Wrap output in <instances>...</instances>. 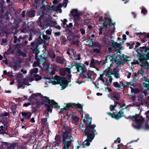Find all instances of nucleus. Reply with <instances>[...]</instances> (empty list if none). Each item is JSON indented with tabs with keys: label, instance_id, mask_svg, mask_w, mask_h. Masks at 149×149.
I'll return each instance as SVG.
<instances>
[{
	"label": "nucleus",
	"instance_id": "nucleus-32",
	"mask_svg": "<svg viewBox=\"0 0 149 149\" xmlns=\"http://www.w3.org/2000/svg\"><path fill=\"white\" fill-rule=\"evenodd\" d=\"M139 117V115L136 114L135 116H130L128 118L131 119L132 121H134L135 122L137 118H138Z\"/></svg>",
	"mask_w": 149,
	"mask_h": 149
},
{
	"label": "nucleus",
	"instance_id": "nucleus-41",
	"mask_svg": "<svg viewBox=\"0 0 149 149\" xmlns=\"http://www.w3.org/2000/svg\"><path fill=\"white\" fill-rule=\"evenodd\" d=\"M130 88L131 89V92L132 93H134L135 94H136L139 93V90L137 88H134L131 87H130Z\"/></svg>",
	"mask_w": 149,
	"mask_h": 149
},
{
	"label": "nucleus",
	"instance_id": "nucleus-63",
	"mask_svg": "<svg viewBox=\"0 0 149 149\" xmlns=\"http://www.w3.org/2000/svg\"><path fill=\"white\" fill-rule=\"evenodd\" d=\"M116 107V105H111L110 106V109L111 111H113L115 110V108Z\"/></svg>",
	"mask_w": 149,
	"mask_h": 149
},
{
	"label": "nucleus",
	"instance_id": "nucleus-5",
	"mask_svg": "<svg viewBox=\"0 0 149 149\" xmlns=\"http://www.w3.org/2000/svg\"><path fill=\"white\" fill-rule=\"evenodd\" d=\"M50 102H49V104L46 103L45 104V106L48 112L47 113L46 111L45 110L44 111L43 116L45 114H47L48 115V112L50 111L52 112V109L50 108V107L53 108H55L57 109H60V106L59 105L58 103L56 102L53 100H51Z\"/></svg>",
	"mask_w": 149,
	"mask_h": 149
},
{
	"label": "nucleus",
	"instance_id": "nucleus-62",
	"mask_svg": "<svg viewBox=\"0 0 149 149\" xmlns=\"http://www.w3.org/2000/svg\"><path fill=\"white\" fill-rule=\"evenodd\" d=\"M139 62L137 60L134 59L133 62L131 63L132 65H134L136 64L139 65Z\"/></svg>",
	"mask_w": 149,
	"mask_h": 149
},
{
	"label": "nucleus",
	"instance_id": "nucleus-15",
	"mask_svg": "<svg viewBox=\"0 0 149 149\" xmlns=\"http://www.w3.org/2000/svg\"><path fill=\"white\" fill-rule=\"evenodd\" d=\"M40 107V105L38 103H32V113H35L37 112V110Z\"/></svg>",
	"mask_w": 149,
	"mask_h": 149
},
{
	"label": "nucleus",
	"instance_id": "nucleus-35",
	"mask_svg": "<svg viewBox=\"0 0 149 149\" xmlns=\"http://www.w3.org/2000/svg\"><path fill=\"white\" fill-rule=\"evenodd\" d=\"M111 67L110 66V67H108L103 72L104 74L105 75H107L109 74L110 71L112 70L111 68Z\"/></svg>",
	"mask_w": 149,
	"mask_h": 149
},
{
	"label": "nucleus",
	"instance_id": "nucleus-53",
	"mask_svg": "<svg viewBox=\"0 0 149 149\" xmlns=\"http://www.w3.org/2000/svg\"><path fill=\"white\" fill-rule=\"evenodd\" d=\"M36 61H34L33 64V67H36L39 65L40 64V62H39L38 60H36Z\"/></svg>",
	"mask_w": 149,
	"mask_h": 149
},
{
	"label": "nucleus",
	"instance_id": "nucleus-1",
	"mask_svg": "<svg viewBox=\"0 0 149 149\" xmlns=\"http://www.w3.org/2000/svg\"><path fill=\"white\" fill-rule=\"evenodd\" d=\"M86 118L83 119L84 122H86L85 124V129L82 130L83 132H84L85 135L87 136V139L82 143L81 147L84 148L85 146H88L90 145V142H91L94 139L96 130L95 128L96 126L95 124L91 125L92 118L90 117L88 114H85V117Z\"/></svg>",
	"mask_w": 149,
	"mask_h": 149
},
{
	"label": "nucleus",
	"instance_id": "nucleus-3",
	"mask_svg": "<svg viewBox=\"0 0 149 149\" xmlns=\"http://www.w3.org/2000/svg\"><path fill=\"white\" fill-rule=\"evenodd\" d=\"M136 56L140 62L143 64L144 62L149 60V47L145 45L139 48Z\"/></svg>",
	"mask_w": 149,
	"mask_h": 149
},
{
	"label": "nucleus",
	"instance_id": "nucleus-40",
	"mask_svg": "<svg viewBox=\"0 0 149 149\" xmlns=\"http://www.w3.org/2000/svg\"><path fill=\"white\" fill-rule=\"evenodd\" d=\"M136 35L137 36L138 35H144L147 38H149V33H146V32H143V33H136Z\"/></svg>",
	"mask_w": 149,
	"mask_h": 149
},
{
	"label": "nucleus",
	"instance_id": "nucleus-21",
	"mask_svg": "<svg viewBox=\"0 0 149 149\" xmlns=\"http://www.w3.org/2000/svg\"><path fill=\"white\" fill-rule=\"evenodd\" d=\"M41 44L40 40L37 38L36 40L33 42H32L31 43V45L32 47L34 49L35 48H37Z\"/></svg>",
	"mask_w": 149,
	"mask_h": 149
},
{
	"label": "nucleus",
	"instance_id": "nucleus-31",
	"mask_svg": "<svg viewBox=\"0 0 149 149\" xmlns=\"http://www.w3.org/2000/svg\"><path fill=\"white\" fill-rule=\"evenodd\" d=\"M40 93H37L36 94L32 93L31 96H30L28 100H29L31 102L34 99L37 97L39 95H40Z\"/></svg>",
	"mask_w": 149,
	"mask_h": 149
},
{
	"label": "nucleus",
	"instance_id": "nucleus-2",
	"mask_svg": "<svg viewBox=\"0 0 149 149\" xmlns=\"http://www.w3.org/2000/svg\"><path fill=\"white\" fill-rule=\"evenodd\" d=\"M72 65L73 63H72L71 65L72 67L75 66L77 70V72H79L80 70L81 71V73L80 75L81 78L83 79L88 78L92 79L91 77L93 75V72L90 70L88 71L84 64H83L82 65H81L80 63L76 61L74 64L73 65Z\"/></svg>",
	"mask_w": 149,
	"mask_h": 149
},
{
	"label": "nucleus",
	"instance_id": "nucleus-46",
	"mask_svg": "<svg viewBox=\"0 0 149 149\" xmlns=\"http://www.w3.org/2000/svg\"><path fill=\"white\" fill-rule=\"evenodd\" d=\"M120 84L121 86H122L123 87H122L123 88V89L125 88L126 87L129 86V84H130L129 82H127L126 85H125L124 84L122 81H120Z\"/></svg>",
	"mask_w": 149,
	"mask_h": 149
},
{
	"label": "nucleus",
	"instance_id": "nucleus-58",
	"mask_svg": "<svg viewBox=\"0 0 149 149\" xmlns=\"http://www.w3.org/2000/svg\"><path fill=\"white\" fill-rule=\"evenodd\" d=\"M38 68H34L31 70V74H33V73L36 74L38 72Z\"/></svg>",
	"mask_w": 149,
	"mask_h": 149
},
{
	"label": "nucleus",
	"instance_id": "nucleus-12",
	"mask_svg": "<svg viewBox=\"0 0 149 149\" xmlns=\"http://www.w3.org/2000/svg\"><path fill=\"white\" fill-rule=\"evenodd\" d=\"M73 25L72 23H70L68 25H67L65 28V32L70 36H73L74 35V33L72 31V27Z\"/></svg>",
	"mask_w": 149,
	"mask_h": 149
},
{
	"label": "nucleus",
	"instance_id": "nucleus-16",
	"mask_svg": "<svg viewBox=\"0 0 149 149\" xmlns=\"http://www.w3.org/2000/svg\"><path fill=\"white\" fill-rule=\"evenodd\" d=\"M40 96L41 98V104L42 105H44L45 104V103H48V104H49V103L50 102L51 100L49 99V97L47 96H44L41 94H40Z\"/></svg>",
	"mask_w": 149,
	"mask_h": 149
},
{
	"label": "nucleus",
	"instance_id": "nucleus-19",
	"mask_svg": "<svg viewBox=\"0 0 149 149\" xmlns=\"http://www.w3.org/2000/svg\"><path fill=\"white\" fill-rule=\"evenodd\" d=\"M63 79V80L59 84L60 85L62 86L61 88V90H63L67 86L68 83V81L66 78H64Z\"/></svg>",
	"mask_w": 149,
	"mask_h": 149
},
{
	"label": "nucleus",
	"instance_id": "nucleus-14",
	"mask_svg": "<svg viewBox=\"0 0 149 149\" xmlns=\"http://www.w3.org/2000/svg\"><path fill=\"white\" fill-rule=\"evenodd\" d=\"M28 36L27 35L24 36L23 37L20 36H19V38L18 39L16 36H14V43H16L17 42H20L21 41V40H22V41H24V40L25 39L28 38Z\"/></svg>",
	"mask_w": 149,
	"mask_h": 149
},
{
	"label": "nucleus",
	"instance_id": "nucleus-56",
	"mask_svg": "<svg viewBox=\"0 0 149 149\" xmlns=\"http://www.w3.org/2000/svg\"><path fill=\"white\" fill-rule=\"evenodd\" d=\"M61 141H57L56 140V141L53 142L54 145V146L56 147V146H58L60 144Z\"/></svg>",
	"mask_w": 149,
	"mask_h": 149
},
{
	"label": "nucleus",
	"instance_id": "nucleus-4",
	"mask_svg": "<svg viewBox=\"0 0 149 149\" xmlns=\"http://www.w3.org/2000/svg\"><path fill=\"white\" fill-rule=\"evenodd\" d=\"M130 58L129 56L125 55L123 54L121 56L120 54H117L116 56H114V58L116 61V64H121L123 65L124 63L130 61Z\"/></svg>",
	"mask_w": 149,
	"mask_h": 149
},
{
	"label": "nucleus",
	"instance_id": "nucleus-6",
	"mask_svg": "<svg viewBox=\"0 0 149 149\" xmlns=\"http://www.w3.org/2000/svg\"><path fill=\"white\" fill-rule=\"evenodd\" d=\"M70 14L73 17L75 26L78 27L80 23V13L78 12L77 9H74L71 11Z\"/></svg>",
	"mask_w": 149,
	"mask_h": 149
},
{
	"label": "nucleus",
	"instance_id": "nucleus-47",
	"mask_svg": "<svg viewBox=\"0 0 149 149\" xmlns=\"http://www.w3.org/2000/svg\"><path fill=\"white\" fill-rule=\"evenodd\" d=\"M95 59L93 58H92L91 59V63H90V66L91 67L95 68Z\"/></svg>",
	"mask_w": 149,
	"mask_h": 149
},
{
	"label": "nucleus",
	"instance_id": "nucleus-54",
	"mask_svg": "<svg viewBox=\"0 0 149 149\" xmlns=\"http://www.w3.org/2000/svg\"><path fill=\"white\" fill-rule=\"evenodd\" d=\"M2 122L4 125V128H6L7 129L8 127V123L6 121H5L3 119L1 121V122Z\"/></svg>",
	"mask_w": 149,
	"mask_h": 149
},
{
	"label": "nucleus",
	"instance_id": "nucleus-48",
	"mask_svg": "<svg viewBox=\"0 0 149 149\" xmlns=\"http://www.w3.org/2000/svg\"><path fill=\"white\" fill-rule=\"evenodd\" d=\"M47 8L49 10H52L53 11H56L57 10L56 9V8L54 6H52L51 7H50V6H48L47 7Z\"/></svg>",
	"mask_w": 149,
	"mask_h": 149
},
{
	"label": "nucleus",
	"instance_id": "nucleus-59",
	"mask_svg": "<svg viewBox=\"0 0 149 149\" xmlns=\"http://www.w3.org/2000/svg\"><path fill=\"white\" fill-rule=\"evenodd\" d=\"M146 67L145 68L146 69L148 70L149 69V62H148L147 61H146L145 62H144V63Z\"/></svg>",
	"mask_w": 149,
	"mask_h": 149
},
{
	"label": "nucleus",
	"instance_id": "nucleus-64",
	"mask_svg": "<svg viewBox=\"0 0 149 149\" xmlns=\"http://www.w3.org/2000/svg\"><path fill=\"white\" fill-rule=\"evenodd\" d=\"M80 31L81 32V34L83 35L84 34H85V30L83 28H81L80 29Z\"/></svg>",
	"mask_w": 149,
	"mask_h": 149
},
{
	"label": "nucleus",
	"instance_id": "nucleus-26",
	"mask_svg": "<svg viewBox=\"0 0 149 149\" xmlns=\"http://www.w3.org/2000/svg\"><path fill=\"white\" fill-rule=\"evenodd\" d=\"M108 57L110 61L111 62L110 66L112 67L113 64L114 63V62L116 63V61L115 59L114 58V55H112L111 56L109 55L108 56Z\"/></svg>",
	"mask_w": 149,
	"mask_h": 149
},
{
	"label": "nucleus",
	"instance_id": "nucleus-28",
	"mask_svg": "<svg viewBox=\"0 0 149 149\" xmlns=\"http://www.w3.org/2000/svg\"><path fill=\"white\" fill-rule=\"evenodd\" d=\"M104 20L107 21L108 20V21L109 22V26H111V25H113L114 26H115L116 24L115 22L113 23L112 22V20L111 19V18H108L107 17H104Z\"/></svg>",
	"mask_w": 149,
	"mask_h": 149
},
{
	"label": "nucleus",
	"instance_id": "nucleus-10",
	"mask_svg": "<svg viewBox=\"0 0 149 149\" xmlns=\"http://www.w3.org/2000/svg\"><path fill=\"white\" fill-rule=\"evenodd\" d=\"M121 93L120 92L118 93L115 91L110 93L109 94V96L113 100H119L120 98Z\"/></svg>",
	"mask_w": 149,
	"mask_h": 149
},
{
	"label": "nucleus",
	"instance_id": "nucleus-51",
	"mask_svg": "<svg viewBox=\"0 0 149 149\" xmlns=\"http://www.w3.org/2000/svg\"><path fill=\"white\" fill-rule=\"evenodd\" d=\"M18 54L21 55L23 56L24 57H26V54L24 52H23L21 50L19 49L18 50Z\"/></svg>",
	"mask_w": 149,
	"mask_h": 149
},
{
	"label": "nucleus",
	"instance_id": "nucleus-25",
	"mask_svg": "<svg viewBox=\"0 0 149 149\" xmlns=\"http://www.w3.org/2000/svg\"><path fill=\"white\" fill-rule=\"evenodd\" d=\"M42 0H35L34 3V6L35 8L38 9L41 5V2Z\"/></svg>",
	"mask_w": 149,
	"mask_h": 149
},
{
	"label": "nucleus",
	"instance_id": "nucleus-44",
	"mask_svg": "<svg viewBox=\"0 0 149 149\" xmlns=\"http://www.w3.org/2000/svg\"><path fill=\"white\" fill-rule=\"evenodd\" d=\"M34 78L36 81H37L41 80L42 79V77L38 74H36L34 75Z\"/></svg>",
	"mask_w": 149,
	"mask_h": 149
},
{
	"label": "nucleus",
	"instance_id": "nucleus-57",
	"mask_svg": "<svg viewBox=\"0 0 149 149\" xmlns=\"http://www.w3.org/2000/svg\"><path fill=\"white\" fill-rule=\"evenodd\" d=\"M104 22L102 24L104 28H105L106 29H107L108 28V25H109V23H108L107 24H106L107 22V21L104 20Z\"/></svg>",
	"mask_w": 149,
	"mask_h": 149
},
{
	"label": "nucleus",
	"instance_id": "nucleus-33",
	"mask_svg": "<svg viewBox=\"0 0 149 149\" xmlns=\"http://www.w3.org/2000/svg\"><path fill=\"white\" fill-rule=\"evenodd\" d=\"M18 61L19 62V63H18L17 62H15L14 63V64L13 66L15 70H17L18 68V67H19L20 65V63H21V60L19 59Z\"/></svg>",
	"mask_w": 149,
	"mask_h": 149
},
{
	"label": "nucleus",
	"instance_id": "nucleus-36",
	"mask_svg": "<svg viewBox=\"0 0 149 149\" xmlns=\"http://www.w3.org/2000/svg\"><path fill=\"white\" fill-rule=\"evenodd\" d=\"M47 118H43L41 119V124L43 125H48V123L47 122Z\"/></svg>",
	"mask_w": 149,
	"mask_h": 149
},
{
	"label": "nucleus",
	"instance_id": "nucleus-52",
	"mask_svg": "<svg viewBox=\"0 0 149 149\" xmlns=\"http://www.w3.org/2000/svg\"><path fill=\"white\" fill-rule=\"evenodd\" d=\"M137 126H135L134 125V124H132V126L135 128L139 129L141 128H143V126L142 125H139V124H137Z\"/></svg>",
	"mask_w": 149,
	"mask_h": 149
},
{
	"label": "nucleus",
	"instance_id": "nucleus-37",
	"mask_svg": "<svg viewBox=\"0 0 149 149\" xmlns=\"http://www.w3.org/2000/svg\"><path fill=\"white\" fill-rule=\"evenodd\" d=\"M43 68L44 70H48L50 66L49 63H43Z\"/></svg>",
	"mask_w": 149,
	"mask_h": 149
},
{
	"label": "nucleus",
	"instance_id": "nucleus-45",
	"mask_svg": "<svg viewBox=\"0 0 149 149\" xmlns=\"http://www.w3.org/2000/svg\"><path fill=\"white\" fill-rule=\"evenodd\" d=\"M141 37H140L141 39V41L143 42L144 43L147 40V38L144 35H139Z\"/></svg>",
	"mask_w": 149,
	"mask_h": 149
},
{
	"label": "nucleus",
	"instance_id": "nucleus-61",
	"mask_svg": "<svg viewBox=\"0 0 149 149\" xmlns=\"http://www.w3.org/2000/svg\"><path fill=\"white\" fill-rule=\"evenodd\" d=\"M112 79H113L112 78H110L109 80V83L108 82L107 79H106V81H107V86H109L111 84V83L112 81Z\"/></svg>",
	"mask_w": 149,
	"mask_h": 149
},
{
	"label": "nucleus",
	"instance_id": "nucleus-42",
	"mask_svg": "<svg viewBox=\"0 0 149 149\" xmlns=\"http://www.w3.org/2000/svg\"><path fill=\"white\" fill-rule=\"evenodd\" d=\"M103 41L105 44L110 45L111 44V42L109 41L108 38L104 37L103 39Z\"/></svg>",
	"mask_w": 149,
	"mask_h": 149
},
{
	"label": "nucleus",
	"instance_id": "nucleus-18",
	"mask_svg": "<svg viewBox=\"0 0 149 149\" xmlns=\"http://www.w3.org/2000/svg\"><path fill=\"white\" fill-rule=\"evenodd\" d=\"M22 137L24 139H26L28 142H29L30 143H33V141L34 139V137L33 136L29 134L24 135L22 136Z\"/></svg>",
	"mask_w": 149,
	"mask_h": 149
},
{
	"label": "nucleus",
	"instance_id": "nucleus-13",
	"mask_svg": "<svg viewBox=\"0 0 149 149\" xmlns=\"http://www.w3.org/2000/svg\"><path fill=\"white\" fill-rule=\"evenodd\" d=\"M64 78L61 77L57 75H55L53 78V81H52V84L56 85L59 84L63 80V79Z\"/></svg>",
	"mask_w": 149,
	"mask_h": 149
},
{
	"label": "nucleus",
	"instance_id": "nucleus-22",
	"mask_svg": "<svg viewBox=\"0 0 149 149\" xmlns=\"http://www.w3.org/2000/svg\"><path fill=\"white\" fill-rule=\"evenodd\" d=\"M35 10L30 9L27 11L26 13V16L27 17H32L35 16Z\"/></svg>",
	"mask_w": 149,
	"mask_h": 149
},
{
	"label": "nucleus",
	"instance_id": "nucleus-34",
	"mask_svg": "<svg viewBox=\"0 0 149 149\" xmlns=\"http://www.w3.org/2000/svg\"><path fill=\"white\" fill-rule=\"evenodd\" d=\"M73 105L74 107H75L76 109H82L83 108V105L79 103L78 104L73 103Z\"/></svg>",
	"mask_w": 149,
	"mask_h": 149
},
{
	"label": "nucleus",
	"instance_id": "nucleus-49",
	"mask_svg": "<svg viewBox=\"0 0 149 149\" xmlns=\"http://www.w3.org/2000/svg\"><path fill=\"white\" fill-rule=\"evenodd\" d=\"M42 144L41 142L39 141L38 143V144L37 145V149H41V148H44V146H42Z\"/></svg>",
	"mask_w": 149,
	"mask_h": 149
},
{
	"label": "nucleus",
	"instance_id": "nucleus-27",
	"mask_svg": "<svg viewBox=\"0 0 149 149\" xmlns=\"http://www.w3.org/2000/svg\"><path fill=\"white\" fill-rule=\"evenodd\" d=\"M113 85L116 89L118 90H120L122 89H123V88L121 87V86L120 84H119L117 82H113Z\"/></svg>",
	"mask_w": 149,
	"mask_h": 149
},
{
	"label": "nucleus",
	"instance_id": "nucleus-24",
	"mask_svg": "<svg viewBox=\"0 0 149 149\" xmlns=\"http://www.w3.org/2000/svg\"><path fill=\"white\" fill-rule=\"evenodd\" d=\"M123 116V112L122 111H120L116 115H114V118L116 120H118L121 118Z\"/></svg>",
	"mask_w": 149,
	"mask_h": 149
},
{
	"label": "nucleus",
	"instance_id": "nucleus-43",
	"mask_svg": "<svg viewBox=\"0 0 149 149\" xmlns=\"http://www.w3.org/2000/svg\"><path fill=\"white\" fill-rule=\"evenodd\" d=\"M70 107H72V108H74V107L73 105V103H68L67 104L65 108V110H68V109Z\"/></svg>",
	"mask_w": 149,
	"mask_h": 149
},
{
	"label": "nucleus",
	"instance_id": "nucleus-8",
	"mask_svg": "<svg viewBox=\"0 0 149 149\" xmlns=\"http://www.w3.org/2000/svg\"><path fill=\"white\" fill-rule=\"evenodd\" d=\"M39 36L38 37V39L40 40L41 44L43 43H44V45L47 46L49 43L50 36H48L47 35H45L43 34L42 35V39L41 37V35L42 34L41 32L39 33Z\"/></svg>",
	"mask_w": 149,
	"mask_h": 149
},
{
	"label": "nucleus",
	"instance_id": "nucleus-29",
	"mask_svg": "<svg viewBox=\"0 0 149 149\" xmlns=\"http://www.w3.org/2000/svg\"><path fill=\"white\" fill-rule=\"evenodd\" d=\"M140 117L141 118L138 119V118H137L135 122L136 124H139L142 125L144 121V119L142 116H140Z\"/></svg>",
	"mask_w": 149,
	"mask_h": 149
},
{
	"label": "nucleus",
	"instance_id": "nucleus-60",
	"mask_svg": "<svg viewBox=\"0 0 149 149\" xmlns=\"http://www.w3.org/2000/svg\"><path fill=\"white\" fill-rule=\"evenodd\" d=\"M117 42H115L113 41L111 42V46L113 48H117Z\"/></svg>",
	"mask_w": 149,
	"mask_h": 149
},
{
	"label": "nucleus",
	"instance_id": "nucleus-50",
	"mask_svg": "<svg viewBox=\"0 0 149 149\" xmlns=\"http://www.w3.org/2000/svg\"><path fill=\"white\" fill-rule=\"evenodd\" d=\"M18 83V88H19L21 87H22L24 85L23 82H22L20 80H18L17 81Z\"/></svg>",
	"mask_w": 149,
	"mask_h": 149
},
{
	"label": "nucleus",
	"instance_id": "nucleus-11",
	"mask_svg": "<svg viewBox=\"0 0 149 149\" xmlns=\"http://www.w3.org/2000/svg\"><path fill=\"white\" fill-rule=\"evenodd\" d=\"M46 53L44 52L39 56V58L38 56L37 57V58H35L36 60H38L39 62L41 63H45L47 61V58L46 57Z\"/></svg>",
	"mask_w": 149,
	"mask_h": 149
},
{
	"label": "nucleus",
	"instance_id": "nucleus-20",
	"mask_svg": "<svg viewBox=\"0 0 149 149\" xmlns=\"http://www.w3.org/2000/svg\"><path fill=\"white\" fill-rule=\"evenodd\" d=\"M22 116L25 120H29L30 118L32 113L30 111L26 112H22L21 113Z\"/></svg>",
	"mask_w": 149,
	"mask_h": 149
},
{
	"label": "nucleus",
	"instance_id": "nucleus-30",
	"mask_svg": "<svg viewBox=\"0 0 149 149\" xmlns=\"http://www.w3.org/2000/svg\"><path fill=\"white\" fill-rule=\"evenodd\" d=\"M64 59L63 58L58 56L56 58V62L59 63L63 64L64 63Z\"/></svg>",
	"mask_w": 149,
	"mask_h": 149
},
{
	"label": "nucleus",
	"instance_id": "nucleus-55",
	"mask_svg": "<svg viewBox=\"0 0 149 149\" xmlns=\"http://www.w3.org/2000/svg\"><path fill=\"white\" fill-rule=\"evenodd\" d=\"M75 59L76 60H79L81 59V54L80 53L78 54L77 55H76L74 56Z\"/></svg>",
	"mask_w": 149,
	"mask_h": 149
},
{
	"label": "nucleus",
	"instance_id": "nucleus-39",
	"mask_svg": "<svg viewBox=\"0 0 149 149\" xmlns=\"http://www.w3.org/2000/svg\"><path fill=\"white\" fill-rule=\"evenodd\" d=\"M59 72L60 75L62 76H64L66 74L65 70L63 68H61L59 70Z\"/></svg>",
	"mask_w": 149,
	"mask_h": 149
},
{
	"label": "nucleus",
	"instance_id": "nucleus-23",
	"mask_svg": "<svg viewBox=\"0 0 149 149\" xmlns=\"http://www.w3.org/2000/svg\"><path fill=\"white\" fill-rule=\"evenodd\" d=\"M71 118L73 122L76 124L78 123L79 120V118L74 113L72 114Z\"/></svg>",
	"mask_w": 149,
	"mask_h": 149
},
{
	"label": "nucleus",
	"instance_id": "nucleus-9",
	"mask_svg": "<svg viewBox=\"0 0 149 149\" xmlns=\"http://www.w3.org/2000/svg\"><path fill=\"white\" fill-rule=\"evenodd\" d=\"M62 141L63 146V147L69 148L70 146H71L73 148V145L72 146V142L73 140L71 139V138H66L65 137H62Z\"/></svg>",
	"mask_w": 149,
	"mask_h": 149
},
{
	"label": "nucleus",
	"instance_id": "nucleus-17",
	"mask_svg": "<svg viewBox=\"0 0 149 149\" xmlns=\"http://www.w3.org/2000/svg\"><path fill=\"white\" fill-rule=\"evenodd\" d=\"M71 130L69 128H67L65 129V131L63 132L61 136L62 137H65L66 138H71V135L70 134L71 132Z\"/></svg>",
	"mask_w": 149,
	"mask_h": 149
},
{
	"label": "nucleus",
	"instance_id": "nucleus-38",
	"mask_svg": "<svg viewBox=\"0 0 149 149\" xmlns=\"http://www.w3.org/2000/svg\"><path fill=\"white\" fill-rule=\"evenodd\" d=\"M33 52L34 53H35V58H37V57L38 56V54L40 52L39 49L37 48L34 49L33 50Z\"/></svg>",
	"mask_w": 149,
	"mask_h": 149
},
{
	"label": "nucleus",
	"instance_id": "nucleus-7",
	"mask_svg": "<svg viewBox=\"0 0 149 149\" xmlns=\"http://www.w3.org/2000/svg\"><path fill=\"white\" fill-rule=\"evenodd\" d=\"M44 16L43 15H41L39 17L38 21L40 23V26L45 27V26H50L51 24H53L54 21L52 20H49L47 19L44 20Z\"/></svg>",
	"mask_w": 149,
	"mask_h": 149
}]
</instances>
